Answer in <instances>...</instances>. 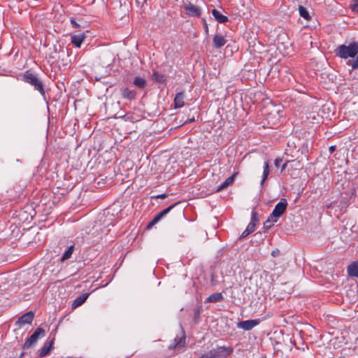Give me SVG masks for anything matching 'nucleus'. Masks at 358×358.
Returning <instances> with one entry per match:
<instances>
[{"mask_svg": "<svg viewBox=\"0 0 358 358\" xmlns=\"http://www.w3.org/2000/svg\"><path fill=\"white\" fill-rule=\"evenodd\" d=\"M203 29L206 34H208V26L206 20L203 19Z\"/></svg>", "mask_w": 358, "mask_h": 358, "instance_id": "obj_35", "label": "nucleus"}, {"mask_svg": "<svg viewBox=\"0 0 358 358\" xmlns=\"http://www.w3.org/2000/svg\"><path fill=\"white\" fill-rule=\"evenodd\" d=\"M73 251L74 245H73L69 247V248L64 252L61 258V261L64 262L65 260L69 259L71 257V255L73 254Z\"/></svg>", "mask_w": 358, "mask_h": 358, "instance_id": "obj_26", "label": "nucleus"}, {"mask_svg": "<svg viewBox=\"0 0 358 358\" xmlns=\"http://www.w3.org/2000/svg\"><path fill=\"white\" fill-rule=\"evenodd\" d=\"M335 54L343 59L354 58L357 55L355 59L349 60L347 64L351 66L352 69L358 68V41L352 42L348 45L343 44L338 46L335 50Z\"/></svg>", "mask_w": 358, "mask_h": 358, "instance_id": "obj_1", "label": "nucleus"}, {"mask_svg": "<svg viewBox=\"0 0 358 358\" xmlns=\"http://www.w3.org/2000/svg\"><path fill=\"white\" fill-rule=\"evenodd\" d=\"M201 312V307L199 306L194 310V323H197L200 318V315Z\"/></svg>", "mask_w": 358, "mask_h": 358, "instance_id": "obj_27", "label": "nucleus"}, {"mask_svg": "<svg viewBox=\"0 0 358 358\" xmlns=\"http://www.w3.org/2000/svg\"><path fill=\"white\" fill-rule=\"evenodd\" d=\"M299 12L301 17L304 18L306 20H310L312 19V17L310 15L307 9L303 7V6L299 5Z\"/></svg>", "mask_w": 358, "mask_h": 358, "instance_id": "obj_24", "label": "nucleus"}, {"mask_svg": "<svg viewBox=\"0 0 358 358\" xmlns=\"http://www.w3.org/2000/svg\"><path fill=\"white\" fill-rule=\"evenodd\" d=\"M121 96L123 99L133 101L136 99V91L134 90H130L128 87H123L120 90Z\"/></svg>", "mask_w": 358, "mask_h": 358, "instance_id": "obj_10", "label": "nucleus"}, {"mask_svg": "<svg viewBox=\"0 0 358 358\" xmlns=\"http://www.w3.org/2000/svg\"><path fill=\"white\" fill-rule=\"evenodd\" d=\"M282 159L280 157H278L275 159L274 164L275 167H279L280 164L282 163Z\"/></svg>", "mask_w": 358, "mask_h": 358, "instance_id": "obj_32", "label": "nucleus"}, {"mask_svg": "<svg viewBox=\"0 0 358 358\" xmlns=\"http://www.w3.org/2000/svg\"><path fill=\"white\" fill-rule=\"evenodd\" d=\"M259 324V320H248L239 322L237 327L245 331H250Z\"/></svg>", "mask_w": 358, "mask_h": 358, "instance_id": "obj_9", "label": "nucleus"}, {"mask_svg": "<svg viewBox=\"0 0 358 358\" xmlns=\"http://www.w3.org/2000/svg\"><path fill=\"white\" fill-rule=\"evenodd\" d=\"M269 172H270L269 164H268V162L266 161L264 164V172H263L262 179L261 181V185H263L264 181L267 179V178L269 175Z\"/></svg>", "mask_w": 358, "mask_h": 358, "instance_id": "obj_25", "label": "nucleus"}, {"mask_svg": "<svg viewBox=\"0 0 358 358\" xmlns=\"http://www.w3.org/2000/svg\"><path fill=\"white\" fill-rule=\"evenodd\" d=\"M348 273L350 276L358 277V262H352L348 266Z\"/></svg>", "mask_w": 358, "mask_h": 358, "instance_id": "obj_20", "label": "nucleus"}, {"mask_svg": "<svg viewBox=\"0 0 358 358\" xmlns=\"http://www.w3.org/2000/svg\"><path fill=\"white\" fill-rule=\"evenodd\" d=\"M152 80L158 83H165L166 81V76L157 71H153Z\"/></svg>", "mask_w": 358, "mask_h": 358, "instance_id": "obj_19", "label": "nucleus"}, {"mask_svg": "<svg viewBox=\"0 0 358 358\" xmlns=\"http://www.w3.org/2000/svg\"><path fill=\"white\" fill-rule=\"evenodd\" d=\"M233 352L230 347L219 346L213 348L206 354L201 355L199 358H226Z\"/></svg>", "mask_w": 358, "mask_h": 358, "instance_id": "obj_3", "label": "nucleus"}, {"mask_svg": "<svg viewBox=\"0 0 358 358\" xmlns=\"http://www.w3.org/2000/svg\"><path fill=\"white\" fill-rule=\"evenodd\" d=\"M330 153H333L336 150V145H331L329 148Z\"/></svg>", "mask_w": 358, "mask_h": 358, "instance_id": "obj_37", "label": "nucleus"}, {"mask_svg": "<svg viewBox=\"0 0 358 358\" xmlns=\"http://www.w3.org/2000/svg\"><path fill=\"white\" fill-rule=\"evenodd\" d=\"M255 226L256 225H255V224H253V222H250L249 224L248 225L246 229L251 234L255 231Z\"/></svg>", "mask_w": 358, "mask_h": 358, "instance_id": "obj_30", "label": "nucleus"}, {"mask_svg": "<svg viewBox=\"0 0 358 358\" xmlns=\"http://www.w3.org/2000/svg\"><path fill=\"white\" fill-rule=\"evenodd\" d=\"M249 234H250V232H249L247 229H245L240 236L239 239L244 238L247 237Z\"/></svg>", "mask_w": 358, "mask_h": 358, "instance_id": "obj_34", "label": "nucleus"}, {"mask_svg": "<svg viewBox=\"0 0 358 358\" xmlns=\"http://www.w3.org/2000/svg\"><path fill=\"white\" fill-rule=\"evenodd\" d=\"M167 196H168V195L166 194H162L157 195L155 196H152V198H155V199H165Z\"/></svg>", "mask_w": 358, "mask_h": 358, "instance_id": "obj_36", "label": "nucleus"}, {"mask_svg": "<svg viewBox=\"0 0 358 358\" xmlns=\"http://www.w3.org/2000/svg\"><path fill=\"white\" fill-rule=\"evenodd\" d=\"M183 8L186 11V14L192 17H200L201 15V9L190 1L185 2L183 4Z\"/></svg>", "mask_w": 358, "mask_h": 358, "instance_id": "obj_5", "label": "nucleus"}, {"mask_svg": "<svg viewBox=\"0 0 358 358\" xmlns=\"http://www.w3.org/2000/svg\"><path fill=\"white\" fill-rule=\"evenodd\" d=\"M276 255V252H274V251L272 252V256H275Z\"/></svg>", "mask_w": 358, "mask_h": 358, "instance_id": "obj_42", "label": "nucleus"}, {"mask_svg": "<svg viewBox=\"0 0 358 358\" xmlns=\"http://www.w3.org/2000/svg\"><path fill=\"white\" fill-rule=\"evenodd\" d=\"M194 117H192V119H189V120H186V121L185 122V123H184V124H189V123H190V122H194Z\"/></svg>", "mask_w": 358, "mask_h": 358, "instance_id": "obj_39", "label": "nucleus"}, {"mask_svg": "<svg viewBox=\"0 0 358 358\" xmlns=\"http://www.w3.org/2000/svg\"><path fill=\"white\" fill-rule=\"evenodd\" d=\"M179 203V202H176L166 208L162 210L159 213H158L157 215H155L153 217L157 222L161 220L165 215H166L176 206H177Z\"/></svg>", "mask_w": 358, "mask_h": 358, "instance_id": "obj_12", "label": "nucleus"}, {"mask_svg": "<svg viewBox=\"0 0 358 358\" xmlns=\"http://www.w3.org/2000/svg\"><path fill=\"white\" fill-rule=\"evenodd\" d=\"M184 98L185 93L183 92H180L176 94L174 99V104L176 108H180L184 106Z\"/></svg>", "mask_w": 358, "mask_h": 358, "instance_id": "obj_18", "label": "nucleus"}, {"mask_svg": "<svg viewBox=\"0 0 358 358\" xmlns=\"http://www.w3.org/2000/svg\"><path fill=\"white\" fill-rule=\"evenodd\" d=\"M259 222V214L256 211H252L251 215V221L255 225Z\"/></svg>", "mask_w": 358, "mask_h": 358, "instance_id": "obj_28", "label": "nucleus"}, {"mask_svg": "<svg viewBox=\"0 0 358 358\" xmlns=\"http://www.w3.org/2000/svg\"><path fill=\"white\" fill-rule=\"evenodd\" d=\"M71 24L73 28L78 29L80 27V25L78 24L74 19H71Z\"/></svg>", "mask_w": 358, "mask_h": 358, "instance_id": "obj_31", "label": "nucleus"}, {"mask_svg": "<svg viewBox=\"0 0 358 358\" xmlns=\"http://www.w3.org/2000/svg\"><path fill=\"white\" fill-rule=\"evenodd\" d=\"M287 200L285 199H281L280 202H278L273 212H272V217H275L277 218H279L280 217H281L284 213L286 211V209H287Z\"/></svg>", "mask_w": 358, "mask_h": 358, "instance_id": "obj_6", "label": "nucleus"}, {"mask_svg": "<svg viewBox=\"0 0 358 358\" xmlns=\"http://www.w3.org/2000/svg\"><path fill=\"white\" fill-rule=\"evenodd\" d=\"M289 162H286L281 167V172H282L287 167Z\"/></svg>", "mask_w": 358, "mask_h": 358, "instance_id": "obj_38", "label": "nucleus"}, {"mask_svg": "<svg viewBox=\"0 0 358 358\" xmlns=\"http://www.w3.org/2000/svg\"><path fill=\"white\" fill-rule=\"evenodd\" d=\"M45 334V330L41 327H38L34 331V332L30 336V337L25 341L22 346L23 349L29 348L33 344H34L37 341L40 336H44Z\"/></svg>", "mask_w": 358, "mask_h": 358, "instance_id": "obj_4", "label": "nucleus"}, {"mask_svg": "<svg viewBox=\"0 0 358 358\" xmlns=\"http://www.w3.org/2000/svg\"><path fill=\"white\" fill-rule=\"evenodd\" d=\"M276 255V252H274V251L272 252V256H275Z\"/></svg>", "mask_w": 358, "mask_h": 358, "instance_id": "obj_41", "label": "nucleus"}, {"mask_svg": "<svg viewBox=\"0 0 358 358\" xmlns=\"http://www.w3.org/2000/svg\"><path fill=\"white\" fill-rule=\"evenodd\" d=\"M212 15L219 23L224 24L229 21L228 17L222 15L218 10L213 9Z\"/></svg>", "mask_w": 358, "mask_h": 358, "instance_id": "obj_13", "label": "nucleus"}, {"mask_svg": "<svg viewBox=\"0 0 358 358\" xmlns=\"http://www.w3.org/2000/svg\"><path fill=\"white\" fill-rule=\"evenodd\" d=\"M224 299V296L222 294V293H214V294H212L211 295H210L206 302V303H217V302H220L222 301V300Z\"/></svg>", "mask_w": 358, "mask_h": 358, "instance_id": "obj_21", "label": "nucleus"}, {"mask_svg": "<svg viewBox=\"0 0 358 358\" xmlns=\"http://www.w3.org/2000/svg\"><path fill=\"white\" fill-rule=\"evenodd\" d=\"M185 340H186L185 334V331L182 330V336L180 338L176 337L174 340L175 343L173 344L170 345L168 347V348L169 350H174L177 348L182 347L185 344Z\"/></svg>", "mask_w": 358, "mask_h": 358, "instance_id": "obj_11", "label": "nucleus"}, {"mask_svg": "<svg viewBox=\"0 0 358 358\" xmlns=\"http://www.w3.org/2000/svg\"><path fill=\"white\" fill-rule=\"evenodd\" d=\"M23 80L33 86L34 88L41 94V95L45 97V85L42 80L38 78L36 74L31 72L30 71H27L23 75Z\"/></svg>", "mask_w": 358, "mask_h": 358, "instance_id": "obj_2", "label": "nucleus"}, {"mask_svg": "<svg viewBox=\"0 0 358 358\" xmlns=\"http://www.w3.org/2000/svg\"><path fill=\"white\" fill-rule=\"evenodd\" d=\"M236 173H234L233 174L232 176H229V178H227L225 181L221 184L217 188V190L216 192H220L222 191V189H225L227 187H228L229 185H231L234 181V178H235V176H236Z\"/></svg>", "mask_w": 358, "mask_h": 358, "instance_id": "obj_22", "label": "nucleus"}, {"mask_svg": "<svg viewBox=\"0 0 358 358\" xmlns=\"http://www.w3.org/2000/svg\"><path fill=\"white\" fill-rule=\"evenodd\" d=\"M350 7L352 11L358 13V0H352Z\"/></svg>", "mask_w": 358, "mask_h": 358, "instance_id": "obj_29", "label": "nucleus"}, {"mask_svg": "<svg viewBox=\"0 0 358 358\" xmlns=\"http://www.w3.org/2000/svg\"><path fill=\"white\" fill-rule=\"evenodd\" d=\"M90 296V293H84L81 295H80L78 297H77L72 303V308H76L80 306H81L83 303L85 302V301L87 299L88 296Z\"/></svg>", "mask_w": 358, "mask_h": 358, "instance_id": "obj_14", "label": "nucleus"}, {"mask_svg": "<svg viewBox=\"0 0 358 358\" xmlns=\"http://www.w3.org/2000/svg\"><path fill=\"white\" fill-rule=\"evenodd\" d=\"M213 42L215 48H220L226 44L227 40L223 36L220 34H216L213 38Z\"/></svg>", "mask_w": 358, "mask_h": 358, "instance_id": "obj_15", "label": "nucleus"}, {"mask_svg": "<svg viewBox=\"0 0 358 358\" xmlns=\"http://www.w3.org/2000/svg\"><path fill=\"white\" fill-rule=\"evenodd\" d=\"M278 218L275 217H272V214L269 215L268 219L264 222L263 231L267 232L272 226L277 222Z\"/></svg>", "mask_w": 358, "mask_h": 358, "instance_id": "obj_16", "label": "nucleus"}, {"mask_svg": "<svg viewBox=\"0 0 358 358\" xmlns=\"http://www.w3.org/2000/svg\"><path fill=\"white\" fill-rule=\"evenodd\" d=\"M85 38V36L84 34L72 35L71 37V41L76 48H80Z\"/></svg>", "mask_w": 358, "mask_h": 358, "instance_id": "obj_17", "label": "nucleus"}, {"mask_svg": "<svg viewBox=\"0 0 358 358\" xmlns=\"http://www.w3.org/2000/svg\"><path fill=\"white\" fill-rule=\"evenodd\" d=\"M146 83V80L140 76L135 77L133 81L134 85L139 89L145 88Z\"/></svg>", "mask_w": 358, "mask_h": 358, "instance_id": "obj_23", "label": "nucleus"}, {"mask_svg": "<svg viewBox=\"0 0 358 358\" xmlns=\"http://www.w3.org/2000/svg\"><path fill=\"white\" fill-rule=\"evenodd\" d=\"M211 283H212L213 285H215V281L214 280V275H212Z\"/></svg>", "mask_w": 358, "mask_h": 358, "instance_id": "obj_40", "label": "nucleus"}, {"mask_svg": "<svg viewBox=\"0 0 358 358\" xmlns=\"http://www.w3.org/2000/svg\"><path fill=\"white\" fill-rule=\"evenodd\" d=\"M157 223V221H156L154 218L149 222V224L147 225V229L152 228L155 224Z\"/></svg>", "mask_w": 358, "mask_h": 358, "instance_id": "obj_33", "label": "nucleus"}, {"mask_svg": "<svg viewBox=\"0 0 358 358\" xmlns=\"http://www.w3.org/2000/svg\"><path fill=\"white\" fill-rule=\"evenodd\" d=\"M34 318V313L32 310H30L20 316L16 322L15 324L19 327H21L25 324H30L32 322Z\"/></svg>", "mask_w": 358, "mask_h": 358, "instance_id": "obj_7", "label": "nucleus"}, {"mask_svg": "<svg viewBox=\"0 0 358 358\" xmlns=\"http://www.w3.org/2000/svg\"><path fill=\"white\" fill-rule=\"evenodd\" d=\"M55 340V334H53L52 338L50 341H46L44 343L43 346L40 350L39 357L41 358H43L45 356L48 355L50 353L51 350L53 348Z\"/></svg>", "mask_w": 358, "mask_h": 358, "instance_id": "obj_8", "label": "nucleus"}]
</instances>
